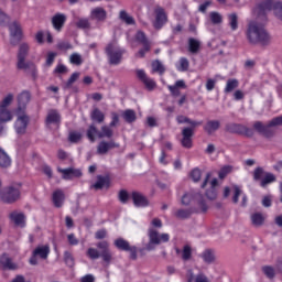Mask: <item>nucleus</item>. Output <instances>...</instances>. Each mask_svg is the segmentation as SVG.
<instances>
[{
  "label": "nucleus",
  "mask_w": 282,
  "mask_h": 282,
  "mask_svg": "<svg viewBox=\"0 0 282 282\" xmlns=\"http://www.w3.org/2000/svg\"><path fill=\"white\" fill-rule=\"evenodd\" d=\"M245 34L249 45H270L272 43L270 33L257 21H250L247 24Z\"/></svg>",
  "instance_id": "1"
},
{
  "label": "nucleus",
  "mask_w": 282,
  "mask_h": 282,
  "mask_svg": "<svg viewBox=\"0 0 282 282\" xmlns=\"http://www.w3.org/2000/svg\"><path fill=\"white\" fill-rule=\"evenodd\" d=\"M97 248H88L86 254L88 258H90L93 261H96V259H102L105 263H111V259H113V256L111 254V250L109 249V242L104 240L98 242ZM100 250V251H98Z\"/></svg>",
  "instance_id": "2"
},
{
  "label": "nucleus",
  "mask_w": 282,
  "mask_h": 282,
  "mask_svg": "<svg viewBox=\"0 0 282 282\" xmlns=\"http://www.w3.org/2000/svg\"><path fill=\"white\" fill-rule=\"evenodd\" d=\"M183 206H188L191 202H194V213H206L208 210V205L204 196L199 193L194 194L193 192L185 193L182 197Z\"/></svg>",
  "instance_id": "3"
},
{
  "label": "nucleus",
  "mask_w": 282,
  "mask_h": 282,
  "mask_svg": "<svg viewBox=\"0 0 282 282\" xmlns=\"http://www.w3.org/2000/svg\"><path fill=\"white\" fill-rule=\"evenodd\" d=\"M105 52L108 57V63L110 65H120L122 63V56L124 50L118 45V42L112 41L106 45Z\"/></svg>",
  "instance_id": "4"
},
{
  "label": "nucleus",
  "mask_w": 282,
  "mask_h": 282,
  "mask_svg": "<svg viewBox=\"0 0 282 282\" xmlns=\"http://www.w3.org/2000/svg\"><path fill=\"white\" fill-rule=\"evenodd\" d=\"M149 242L145 246V250H153L155 246L162 243H169L171 236L169 234H160L155 228H150L148 230Z\"/></svg>",
  "instance_id": "5"
},
{
  "label": "nucleus",
  "mask_w": 282,
  "mask_h": 282,
  "mask_svg": "<svg viewBox=\"0 0 282 282\" xmlns=\"http://www.w3.org/2000/svg\"><path fill=\"white\" fill-rule=\"evenodd\" d=\"M271 10H273L275 17L278 19H281L282 21V3L281 2L265 0L260 2L256 8L257 14H265V12H270Z\"/></svg>",
  "instance_id": "6"
},
{
  "label": "nucleus",
  "mask_w": 282,
  "mask_h": 282,
  "mask_svg": "<svg viewBox=\"0 0 282 282\" xmlns=\"http://www.w3.org/2000/svg\"><path fill=\"white\" fill-rule=\"evenodd\" d=\"M14 100V95L12 93L8 94L1 101H0V122H11L13 120L14 115L10 111V106Z\"/></svg>",
  "instance_id": "7"
},
{
  "label": "nucleus",
  "mask_w": 282,
  "mask_h": 282,
  "mask_svg": "<svg viewBox=\"0 0 282 282\" xmlns=\"http://www.w3.org/2000/svg\"><path fill=\"white\" fill-rule=\"evenodd\" d=\"M96 135L99 139L113 138V130L109 126H102L101 131L98 132L96 126L91 124L87 130V138L90 142H96Z\"/></svg>",
  "instance_id": "8"
},
{
  "label": "nucleus",
  "mask_w": 282,
  "mask_h": 282,
  "mask_svg": "<svg viewBox=\"0 0 282 282\" xmlns=\"http://www.w3.org/2000/svg\"><path fill=\"white\" fill-rule=\"evenodd\" d=\"M21 197V191L19 187L9 186L0 193V199L4 202V204H14L17 199Z\"/></svg>",
  "instance_id": "9"
},
{
  "label": "nucleus",
  "mask_w": 282,
  "mask_h": 282,
  "mask_svg": "<svg viewBox=\"0 0 282 282\" xmlns=\"http://www.w3.org/2000/svg\"><path fill=\"white\" fill-rule=\"evenodd\" d=\"M47 257H50V246L48 245L39 246L33 250L32 256L29 260V263L31 265H39V258L47 259Z\"/></svg>",
  "instance_id": "10"
},
{
  "label": "nucleus",
  "mask_w": 282,
  "mask_h": 282,
  "mask_svg": "<svg viewBox=\"0 0 282 282\" xmlns=\"http://www.w3.org/2000/svg\"><path fill=\"white\" fill-rule=\"evenodd\" d=\"M18 118L14 123L15 133L19 135H23L28 130V124H30V117L25 115V112H18L15 111Z\"/></svg>",
  "instance_id": "11"
},
{
  "label": "nucleus",
  "mask_w": 282,
  "mask_h": 282,
  "mask_svg": "<svg viewBox=\"0 0 282 282\" xmlns=\"http://www.w3.org/2000/svg\"><path fill=\"white\" fill-rule=\"evenodd\" d=\"M28 52H30V45L22 43L18 52V69H28L30 65L34 68V64L25 63V56H28Z\"/></svg>",
  "instance_id": "12"
},
{
  "label": "nucleus",
  "mask_w": 282,
  "mask_h": 282,
  "mask_svg": "<svg viewBox=\"0 0 282 282\" xmlns=\"http://www.w3.org/2000/svg\"><path fill=\"white\" fill-rule=\"evenodd\" d=\"M154 14H155V20L153 22V26L155 30H162V28H164L166 21H169L166 11H164V8L158 6L154 9Z\"/></svg>",
  "instance_id": "13"
},
{
  "label": "nucleus",
  "mask_w": 282,
  "mask_h": 282,
  "mask_svg": "<svg viewBox=\"0 0 282 282\" xmlns=\"http://www.w3.org/2000/svg\"><path fill=\"white\" fill-rule=\"evenodd\" d=\"M32 99V95L28 90H23L18 95V113H25V109H28V105L30 104V100Z\"/></svg>",
  "instance_id": "14"
},
{
  "label": "nucleus",
  "mask_w": 282,
  "mask_h": 282,
  "mask_svg": "<svg viewBox=\"0 0 282 282\" xmlns=\"http://www.w3.org/2000/svg\"><path fill=\"white\" fill-rule=\"evenodd\" d=\"M137 78H139V80L143 83V85L149 91H153V89L158 87V84H155V80L149 77V75H147L144 69H137Z\"/></svg>",
  "instance_id": "15"
},
{
  "label": "nucleus",
  "mask_w": 282,
  "mask_h": 282,
  "mask_svg": "<svg viewBox=\"0 0 282 282\" xmlns=\"http://www.w3.org/2000/svg\"><path fill=\"white\" fill-rule=\"evenodd\" d=\"M45 124L47 129H52V127H59L61 126V113L58 110H48Z\"/></svg>",
  "instance_id": "16"
},
{
  "label": "nucleus",
  "mask_w": 282,
  "mask_h": 282,
  "mask_svg": "<svg viewBox=\"0 0 282 282\" xmlns=\"http://www.w3.org/2000/svg\"><path fill=\"white\" fill-rule=\"evenodd\" d=\"M111 149H120V143L113 141H100L97 145V153L98 155H107Z\"/></svg>",
  "instance_id": "17"
},
{
  "label": "nucleus",
  "mask_w": 282,
  "mask_h": 282,
  "mask_svg": "<svg viewBox=\"0 0 282 282\" xmlns=\"http://www.w3.org/2000/svg\"><path fill=\"white\" fill-rule=\"evenodd\" d=\"M131 199L137 208H147L149 206V198L140 192H132Z\"/></svg>",
  "instance_id": "18"
},
{
  "label": "nucleus",
  "mask_w": 282,
  "mask_h": 282,
  "mask_svg": "<svg viewBox=\"0 0 282 282\" xmlns=\"http://www.w3.org/2000/svg\"><path fill=\"white\" fill-rule=\"evenodd\" d=\"M271 127H274V126H270V122L267 126L263 124V122L261 121H256L253 123V129L258 133H261V135H264L265 138H272V135H274V132L272 131V129H270Z\"/></svg>",
  "instance_id": "19"
},
{
  "label": "nucleus",
  "mask_w": 282,
  "mask_h": 282,
  "mask_svg": "<svg viewBox=\"0 0 282 282\" xmlns=\"http://www.w3.org/2000/svg\"><path fill=\"white\" fill-rule=\"evenodd\" d=\"M58 173H62L63 180H74V177H80L83 172L78 169L68 167V169H58Z\"/></svg>",
  "instance_id": "20"
},
{
  "label": "nucleus",
  "mask_w": 282,
  "mask_h": 282,
  "mask_svg": "<svg viewBox=\"0 0 282 282\" xmlns=\"http://www.w3.org/2000/svg\"><path fill=\"white\" fill-rule=\"evenodd\" d=\"M9 219L14 223V226L20 228H25V214L21 212H11L9 214Z\"/></svg>",
  "instance_id": "21"
},
{
  "label": "nucleus",
  "mask_w": 282,
  "mask_h": 282,
  "mask_svg": "<svg viewBox=\"0 0 282 282\" xmlns=\"http://www.w3.org/2000/svg\"><path fill=\"white\" fill-rule=\"evenodd\" d=\"M65 21H67V15L64 13H56L52 18V25L56 32H61L63 26L65 25Z\"/></svg>",
  "instance_id": "22"
},
{
  "label": "nucleus",
  "mask_w": 282,
  "mask_h": 282,
  "mask_svg": "<svg viewBox=\"0 0 282 282\" xmlns=\"http://www.w3.org/2000/svg\"><path fill=\"white\" fill-rule=\"evenodd\" d=\"M198 257L203 260V262H205L206 265H213L217 259L213 249H205L198 254Z\"/></svg>",
  "instance_id": "23"
},
{
  "label": "nucleus",
  "mask_w": 282,
  "mask_h": 282,
  "mask_svg": "<svg viewBox=\"0 0 282 282\" xmlns=\"http://www.w3.org/2000/svg\"><path fill=\"white\" fill-rule=\"evenodd\" d=\"M182 145L185 149H191L193 147V128H184L182 131Z\"/></svg>",
  "instance_id": "24"
},
{
  "label": "nucleus",
  "mask_w": 282,
  "mask_h": 282,
  "mask_svg": "<svg viewBox=\"0 0 282 282\" xmlns=\"http://www.w3.org/2000/svg\"><path fill=\"white\" fill-rule=\"evenodd\" d=\"M9 32L11 39H17V41H21V37L23 36V29H21V24L19 22H12L9 25Z\"/></svg>",
  "instance_id": "25"
},
{
  "label": "nucleus",
  "mask_w": 282,
  "mask_h": 282,
  "mask_svg": "<svg viewBox=\"0 0 282 282\" xmlns=\"http://www.w3.org/2000/svg\"><path fill=\"white\" fill-rule=\"evenodd\" d=\"M0 265L3 268V270H17V268H19L17 263L12 261V258L8 256V253H3L0 257Z\"/></svg>",
  "instance_id": "26"
},
{
  "label": "nucleus",
  "mask_w": 282,
  "mask_h": 282,
  "mask_svg": "<svg viewBox=\"0 0 282 282\" xmlns=\"http://www.w3.org/2000/svg\"><path fill=\"white\" fill-rule=\"evenodd\" d=\"M90 19H93V21H105V19H107V10L102 7L91 9Z\"/></svg>",
  "instance_id": "27"
},
{
  "label": "nucleus",
  "mask_w": 282,
  "mask_h": 282,
  "mask_svg": "<svg viewBox=\"0 0 282 282\" xmlns=\"http://www.w3.org/2000/svg\"><path fill=\"white\" fill-rule=\"evenodd\" d=\"M109 176L98 175L95 184L90 186V188H95V191H102V188H109Z\"/></svg>",
  "instance_id": "28"
},
{
  "label": "nucleus",
  "mask_w": 282,
  "mask_h": 282,
  "mask_svg": "<svg viewBox=\"0 0 282 282\" xmlns=\"http://www.w3.org/2000/svg\"><path fill=\"white\" fill-rule=\"evenodd\" d=\"M232 131L235 133H240L241 135H247V138H252L254 135V130L252 128H248L243 124H234Z\"/></svg>",
  "instance_id": "29"
},
{
  "label": "nucleus",
  "mask_w": 282,
  "mask_h": 282,
  "mask_svg": "<svg viewBox=\"0 0 282 282\" xmlns=\"http://www.w3.org/2000/svg\"><path fill=\"white\" fill-rule=\"evenodd\" d=\"M53 204L56 208H61L65 202V193L62 189H56L53 193Z\"/></svg>",
  "instance_id": "30"
},
{
  "label": "nucleus",
  "mask_w": 282,
  "mask_h": 282,
  "mask_svg": "<svg viewBox=\"0 0 282 282\" xmlns=\"http://www.w3.org/2000/svg\"><path fill=\"white\" fill-rule=\"evenodd\" d=\"M227 19L231 32H237V30H239V15H237V13H230Z\"/></svg>",
  "instance_id": "31"
},
{
  "label": "nucleus",
  "mask_w": 282,
  "mask_h": 282,
  "mask_svg": "<svg viewBox=\"0 0 282 282\" xmlns=\"http://www.w3.org/2000/svg\"><path fill=\"white\" fill-rule=\"evenodd\" d=\"M237 87H239V80L237 78H230L227 80V84L224 88V93L232 94V91H235V89H237Z\"/></svg>",
  "instance_id": "32"
},
{
  "label": "nucleus",
  "mask_w": 282,
  "mask_h": 282,
  "mask_svg": "<svg viewBox=\"0 0 282 282\" xmlns=\"http://www.w3.org/2000/svg\"><path fill=\"white\" fill-rule=\"evenodd\" d=\"M11 164H12V160L10 159L8 153H6V151L0 148V166H1V169H8V166H10Z\"/></svg>",
  "instance_id": "33"
},
{
  "label": "nucleus",
  "mask_w": 282,
  "mask_h": 282,
  "mask_svg": "<svg viewBox=\"0 0 282 282\" xmlns=\"http://www.w3.org/2000/svg\"><path fill=\"white\" fill-rule=\"evenodd\" d=\"M219 127H221L219 121L210 120L205 124L204 130L210 135L212 133H215Z\"/></svg>",
  "instance_id": "34"
},
{
  "label": "nucleus",
  "mask_w": 282,
  "mask_h": 282,
  "mask_svg": "<svg viewBox=\"0 0 282 282\" xmlns=\"http://www.w3.org/2000/svg\"><path fill=\"white\" fill-rule=\"evenodd\" d=\"M199 47H202V42H199V40H195L193 37L188 40V51L191 54H197V52H199Z\"/></svg>",
  "instance_id": "35"
},
{
  "label": "nucleus",
  "mask_w": 282,
  "mask_h": 282,
  "mask_svg": "<svg viewBox=\"0 0 282 282\" xmlns=\"http://www.w3.org/2000/svg\"><path fill=\"white\" fill-rule=\"evenodd\" d=\"M122 118L128 124H131V122H135L138 117L135 116V110L127 109L122 112Z\"/></svg>",
  "instance_id": "36"
},
{
  "label": "nucleus",
  "mask_w": 282,
  "mask_h": 282,
  "mask_svg": "<svg viewBox=\"0 0 282 282\" xmlns=\"http://www.w3.org/2000/svg\"><path fill=\"white\" fill-rule=\"evenodd\" d=\"M135 40L141 43V45H145V50H151V43L147 40V35L142 31H138L135 34Z\"/></svg>",
  "instance_id": "37"
},
{
  "label": "nucleus",
  "mask_w": 282,
  "mask_h": 282,
  "mask_svg": "<svg viewBox=\"0 0 282 282\" xmlns=\"http://www.w3.org/2000/svg\"><path fill=\"white\" fill-rule=\"evenodd\" d=\"M115 246L118 248V250H123L124 252H128L131 246L129 245V241L124 240L123 238H118L115 240Z\"/></svg>",
  "instance_id": "38"
},
{
  "label": "nucleus",
  "mask_w": 282,
  "mask_h": 282,
  "mask_svg": "<svg viewBox=\"0 0 282 282\" xmlns=\"http://www.w3.org/2000/svg\"><path fill=\"white\" fill-rule=\"evenodd\" d=\"M90 118H91V120H94L95 122H98L99 124L101 122H105V113H102V111H100V109H98V108H95L91 111Z\"/></svg>",
  "instance_id": "39"
},
{
  "label": "nucleus",
  "mask_w": 282,
  "mask_h": 282,
  "mask_svg": "<svg viewBox=\"0 0 282 282\" xmlns=\"http://www.w3.org/2000/svg\"><path fill=\"white\" fill-rule=\"evenodd\" d=\"M189 66H191V63L188 62V58H186V57H181L178 63H176L177 72H188Z\"/></svg>",
  "instance_id": "40"
},
{
  "label": "nucleus",
  "mask_w": 282,
  "mask_h": 282,
  "mask_svg": "<svg viewBox=\"0 0 282 282\" xmlns=\"http://www.w3.org/2000/svg\"><path fill=\"white\" fill-rule=\"evenodd\" d=\"M272 182H276V176H274V174L267 172L264 174V177L261 180L260 182V186H262V188H265L268 184H272Z\"/></svg>",
  "instance_id": "41"
},
{
  "label": "nucleus",
  "mask_w": 282,
  "mask_h": 282,
  "mask_svg": "<svg viewBox=\"0 0 282 282\" xmlns=\"http://www.w3.org/2000/svg\"><path fill=\"white\" fill-rule=\"evenodd\" d=\"M119 19L127 23V25H135V20L133 17L129 15V13H127L124 10L120 11Z\"/></svg>",
  "instance_id": "42"
},
{
  "label": "nucleus",
  "mask_w": 282,
  "mask_h": 282,
  "mask_svg": "<svg viewBox=\"0 0 282 282\" xmlns=\"http://www.w3.org/2000/svg\"><path fill=\"white\" fill-rule=\"evenodd\" d=\"M192 257H193V249L191 248V246L188 245L184 246L181 252V259H183L184 261H191Z\"/></svg>",
  "instance_id": "43"
},
{
  "label": "nucleus",
  "mask_w": 282,
  "mask_h": 282,
  "mask_svg": "<svg viewBox=\"0 0 282 282\" xmlns=\"http://www.w3.org/2000/svg\"><path fill=\"white\" fill-rule=\"evenodd\" d=\"M263 221H265L263 214L256 213L251 215V223L253 224V226H263Z\"/></svg>",
  "instance_id": "44"
},
{
  "label": "nucleus",
  "mask_w": 282,
  "mask_h": 282,
  "mask_svg": "<svg viewBox=\"0 0 282 282\" xmlns=\"http://www.w3.org/2000/svg\"><path fill=\"white\" fill-rule=\"evenodd\" d=\"M152 72H156L158 74H164L166 72V68H164V65L160 61L152 62Z\"/></svg>",
  "instance_id": "45"
},
{
  "label": "nucleus",
  "mask_w": 282,
  "mask_h": 282,
  "mask_svg": "<svg viewBox=\"0 0 282 282\" xmlns=\"http://www.w3.org/2000/svg\"><path fill=\"white\" fill-rule=\"evenodd\" d=\"M209 18L212 23H214V25H219L224 21V18L219 14V12H215V11L209 13Z\"/></svg>",
  "instance_id": "46"
},
{
  "label": "nucleus",
  "mask_w": 282,
  "mask_h": 282,
  "mask_svg": "<svg viewBox=\"0 0 282 282\" xmlns=\"http://www.w3.org/2000/svg\"><path fill=\"white\" fill-rule=\"evenodd\" d=\"M90 23H89V19L87 18H80L77 22H76V28H79V30H87L90 28Z\"/></svg>",
  "instance_id": "47"
},
{
  "label": "nucleus",
  "mask_w": 282,
  "mask_h": 282,
  "mask_svg": "<svg viewBox=\"0 0 282 282\" xmlns=\"http://www.w3.org/2000/svg\"><path fill=\"white\" fill-rule=\"evenodd\" d=\"M265 173L268 172H265L263 167H257L253 172V180L256 182H259V180H263V177H265Z\"/></svg>",
  "instance_id": "48"
},
{
  "label": "nucleus",
  "mask_w": 282,
  "mask_h": 282,
  "mask_svg": "<svg viewBox=\"0 0 282 282\" xmlns=\"http://www.w3.org/2000/svg\"><path fill=\"white\" fill-rule=\"evenodd\" d=\"M72 65H83V56L78 53H73L69 57Z\"/></svg>",
  "instance_id": "49"
},
{
  "label": "nucleus",
  "mask_w": 282,
  "mask_h": 282,
  "mask_svg": "<svg viewBox=\"0 0 282 282\" xmlns=\"http://www.w3.org/2000/svg\"><path fill=\"white\" fill-rule=\"evenodd\" d=\"M64 261L68 268H74V256L69 251L64 252Z\"/></svg>",
  "instance_id": "50"
},
{
  "label": "nucleus",
  "mask_w": 282,
  "mask_h": 282,
  "mask_svg": "<svg viewBox=\"0 0 282 282\" xmlns=\"http://www.w3.org/2000/svg\"><path fill=\"white\" fill-rule=\"evenodd\" d=\"M229 173H232V166L230 165H225L224 167L220 169L219 173H218V177L220 180H224V177H226L227 175H229Z\"/></svg>",
  "instance_id": "51"
},
{
  "label": "nucleus",
  "mask_w": 282,
  "mask_h": 282,
  "mask_svg": "<svg viewBox=\"0 0 282 282\" xmlns=\"http://www.w3.org/2000/svg\"><path fill=\"white\" fill-rule=\"evenodd\" d=\"M82 138H83V134L76 131L70 132L68 135L69 142H73V143L80 142Z\"/></svg>",
  "instance_id": "52"
},
{
  "label": "nucleus",
  "mask_w": 282,
  "mask_h": 282,
  "mask_svg": "<svg viewBox=\"0 0 282 282\" xmlns=\"http://www.w3.org/2000/svg\"><path fill=\"white\" fill-rule=\"evenodd\" d=\"M79 76L80 73H73L65 85V89H69V87H72V85H74V83L78 80Z\"/></svg>",
  "instance_id": "53"
},
{
  "label": "nucleus",
  "mask_w": 282,
  "mask_h": 282,
  "mask_svg": "<svg viewBox=\"0 0 282 282\" xmlns=\"http://www.w3.org/2000/svg\"><path fill=\"white\" fill-rule=\"evenodd\" d=\"M191 177H192L193 182H199L202 180V170H199L197 167L192 170Z\"/></svg>",
  "instance_id": "54"
},
{
  "label": "nucleus",
  "mask_w": 282,
  "mask_h": 282,
  "mask_svg": "<svg viewBox=\"0 0 282 282\" xmlns=\"http://www.w3.org/2000/svg\"><path fill=\"white\" fill-rule=\"evenodd\" d=\"M176 217H178V219H188V217H191V210H188V209H178L176 212Z\"/></svg>",
  "instance_id": "55"
},
{
  "label": "nucleus",
  "mask_w": 282,
  "mask_h": 282,
  "mask_svg": "<svg viewBox=\"0 0 282 282\" xmlns=\"http://www.w3.org/2000/svg\"><path fill=\"white\" fill-rule=\"evenodd\" d=\"M240 196H241V188L238 185H234V197H232L234 204H237L239 202Z\"/></svg>",
  "instance_id": "56"
},
{
  "label": "nucleus",
  "mask_w": 282,
  "mask_h": 282,
  "mask_svg": "<svg viewBox=\"0 0 282 282\" xmlns=\"http://www.w3.org/2000/svg\"><path fill=\"white\" fill-rule=\"evenodd\" d=\"M119 200L121 204H127V202H129V193L126 189L119 192Z\"/></svg>",
  "instance_id": "57"
},
{
  "label": "nucleus",
  "mask_w": 282,
  "mask_h": 282,
  "mask_svg": "<svg viewBox=\"0 0 282 282\" xmlns=\"http://www.w3.org/2000/svg\"><path fill=\"white\" fill-rule=\"evenodd\" d=\"M262 272L268 276V279H274V268L272 267H263Z\"/></svg>",
  "instance_id": "58"
},
{
  "label": "nucleus",
  "mask_w": 282,
  "mask_h": 282,
  "mask_svg": "<svg viewBox=\"0 0 282 282\" xmlns=\"http://www.w3.org/2000/svg\"><path fill=\"white\" fill-rule=\"evenodd\" d=\"M72 44L67 41H62L57 43V50L67 51L72 50Z\"/></svg>",
  "instance_id": "59"
},
{
  "label": "nucleus",
  "mask_w": 282,
  "mask_h": 282,
  "mask_svg": "<svg viewBox=\"0 0 282 282\" xmlns=\"http://www.w3.org/2000/svg\"><path fill=\"white\" fill-rule=\"evenodd\" d=\"M206 197L207 199H217V189L210 187L209 189L206 191Z\"/></svg>",
  "instance_id": "60"
},
{
  "label": "nucleus",
  "mask_w": 282,
  "mask_h": 282,
  "mask_svg": "<svg viewBox=\"0 0 282 282\" xmlns=\"http://www.w3.org/2000/svg\"><path fill=\"white\" fill-rule=\"evenodd\" d=\"M55 58H56V53L48 52L47 57H46V65L50 67L54 63Z\"/></svg>",
  "instance_id": "61"
},
{
  "label": "nucleus",
  "mask_w": 282,
  "mask_h": 282,
  "mask_svg": "<svg viewBox=\"0 0 282 282\" xmlns=\"http://www.w3.org/2000/svg\"><path fill=\"white\" fill-rule=\"evenodd\" d=\"M111 122H110V127H116V124H118V122H120V116H118L117 112H112L111 113Z\"/></svg>",
  "instance_id": "62"
},
{
  "label": "nucleus",
  "mask_w": 282,
  "mask_h": 282,
  "mask_svg": "<svg viewBox=\"0 0 282 282\" xmlns=\"http://www.w3.org/2000/svg\"><path fill=\"white\" fill-rule=\"evenodd\" d=\"M80 282H96L94 274H86L82 276Z\"/></svg>",
  "instance_id": "63"
},
{
  "label": "nucleus",
  "mask_w": 282,
  "mask_h": 282,
  "mask_svg": "<svg viewBox=\"0 0 282 282\" xmlns=\"http://www.w3.org/2000/svg\"><path fill=\"white\" fill-rule=\"evenodd\" d=\"M279 124H282V116L273 118L270 121V127H279Z\"/></svg>",
  "instance_id": "64"
}]
</instances>
